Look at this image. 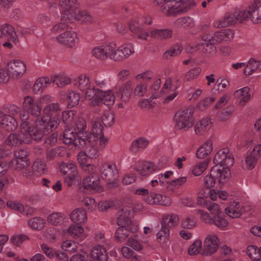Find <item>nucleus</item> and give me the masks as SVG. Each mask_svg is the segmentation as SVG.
Wrapping results in <instances>:
<instances>
[{
  "mask_svg": "<svg viewBox=\"0 0 261 261\" xmlns=\"http://www.w3.org/2000/svg\"><path fill=\"white\" fill-rule=\"evenodd\" d=\"M115 231L114 238L118 242H124L127 238L130 233H135L138 227L137 225H119Z\"/></svg>",
  "mask_w": 261,
  "mask_h": 261,
  "instance_id": "ddd939ff",
  "label": "nucleus"
},
{
  "mask_svg": "<svg viewBox=\"0 0 261 261\" xmlns=\"http://www.w3.org/2000/svg\"><path fill=\"white\" fill-rule=\"evenodd\" d=\"M156 98V96L152 95L150 98L148 99H145L143 100H142L140 101L138 106L140 108L143 109V108H146L148 109H151L153 107V104H155V103H151V101L152 99Z\"/></svg>",
  "mask_w": 261,
  "mask_h": 261,
  "instance_id": "0e129e2a",
  "label": "nucleus"
},
{
  "mask_svg": "<svg viewBox=\"0 0 261 261\" xmlns=\"http://www.w3.org/2000/svg\"><path fill=\"white\" fill-rule=\"evenodd\" d=\"M259 63V61H255L253 59H251L244 70V73L246 75H249L252 74L258 68V65L256 63Z\"/></svg>",
  "mask_w": 261,
  "mask_h": 261,
  "instance_id": "a18cd8bd",
  "label": "nucleus"
},
{
  "mask_svg": "<svg viewBox=\"0 0 261 261\" xmlns=\"http://www.w3.org/2000/svg\"><path fill=\"white\" fill-rule=\"evenodd\" d=\"M81 187L91 192L100 193L103 191L102 187L100 185L99 175L96 173H89V175L83 179L80 188Z\"/></svg>",
  "mask_w": 261,
  "mask_h": 261,
  "instance_id": "9d476101",
  "label": "nucleus"
},
{
  "mask_svg": "<svg viewBox=\"0 0 261 261\" xmlns=\"http://www.w3.org/2000/svg\"><path fill=\"white\" fill-rule=\"evenodd\" d=\"M218 238H206L204 242L203 249L201 254L202 255L210 256L216 252L218 248Z\"/></svg>",
  "mask_w": 261,
  "mask_h": 261,
  "instance_id": "2eb2a0df",
  "label": "nucleus"
},
{
  "mask_svg": "<svg viewBox=\"0 0 261 261\" xmlns=\"http://www.w3.org/2000/svg\"><path fill=\"white\" fill-rule=\"evenodd\" d=\"M196 225V222L193 216L186 217L181 223V226L184 229H191L194 228Z\"/></svg>",
  "mask_w": 261,
  "mask_h": 261,
  "instance_id": "603ef678",
  "label": "nucleus"
},
{
  "mask_svg": "<svg viewBox=\"0 0 261 261\" xmlns=\"http://www.w3.org/2000/svg\"><path fill=\"white\" fill-rule=\"evenodd\" d=\"M100 172L103 179L107 181L108 183L112 185L113 187L117 186V183L115 180L118 177V172L115 166L104 163L100 167Z\"/></svg>",
  "mask_w": 261,
  "mask_h": 261,
  "instance_id": "1a4fd4ad",
  "label": "nucleus"
},
{
  "mask_svg": "<svg viewBox=\"0 0 261 261\" xmlns=\"http://www.w3.org/2000/svg\"><path fill=\"white\" fill-rule=\"evenodd\" d=\"M259 157L256 152L253 153V150L247 156L245 162L248 169L252 170L254 168Z\"/></svg>",
  "mask_w": 261,
  "mask_h": 261,
  "instance_id": "79ce46f5",
  "label": "nucleus"
},
{
  "mask_svg": "<svg viewBox=\"0 0 261 261\" xmlns=\"http://www.w3.org/2000/svg\"><path fill=\"white\" fill-rule=\"evenodd\" d=\"M8 72L13 79H18L21 76L26 70L24 63L20 60L10 61L7 65Z\"/></svg>",
  "mask_w": 261,
  "mask_h": 261,
  "instance_id": "f8f14e48",
  "label": "nucleus"
},
{
  "mask_svg": "<svg viewBox=\"0 0 261 261\" xmlns=\"http://www.w3.org/2000/svg\"><path fill=\"white\" fill-rule=\"evenodd\" d=\"M201 69L199 67L193 68L190 70L185 75V79L187 81L196 78L200 73Z\"/></svg>",
  "mask_w": 261,
  "mask_h": 261,
  "instance_id": "338daca9",
  "label": "nucleus"
},
{
  "mask_svg": "<svg viewBox=\"0 0 261 261\" xmlns=\"http://www.w3.org/2000/svg\"><path fill=\"white\" fill-rule=\"evenodd\" d=\"M228 153L229 150L227 148L219 150L214 156L213 159L214 163L219 166H222V163L224 162L225 158H226L227 153Z\"/></svg>",
  "mask_w": 261,
  "mask_h": 261,
  "instance_id": "4c0bfd02",
  "label": "nucleus"
},
{
  "mask_svg": "<svg viewBox=\"0 0 261 261\" xmlns=\"http://www.w3.org/2000/svg\"><path fill=\"white\" fill-rule=\"evenodd\" d=\"M90 134L87 131L80 132L76 133V142H75V147L79 148H84L86 146L87 140Z\"/></svg>",
  "mask_w": 261,
  "mask_h": 261,
  "instance_id": "473e14b6",
  "label": "nucleus"
},
{
  "mask_svg": "<svg viewBox=\"0 0 261 261\" xmlns=\"http://www.w3.org/2000/svg\"><path fill=\"white\" fill-rule=\"evenodd\" d=\"M211 169H215L216 170V171H217L216 172L217 174L216 178L218 179L219 183L221 185H223L230 177L231 173L229 168L215 165Z\"/></svg>",
  "mask_w": 261,
  "mask_h": 261,
  "instance_id": "a211bd4d",
  "label": "nucleus"
},
{
  "mask_svg": "<svg viewBox=\"0 0 261 261\" xmlns=\"http://www.w3.org/2000/svg\"><path fill=\"white\" fill-rule=\"evenodd\" d=\"M51 82L56 85L59 87H62L70 83V80L65 77L61 76H57L51 77Z\"/></svg>",
  "mask_w": 261,
  "mask_h": 261,
  "instance_id": "864d4df0",
  "label": "nucleus"
},
{
  "mask_svg": "<svg viewBox=\"0 0 261 261\" xmlns=\"http://www.w3.org/2000/svg\"><path fill=\"white\" fill-rule=\"evenodd\" d=\"M76 34L74 32L66 31L65 32L57 37V41L65 46L72 48L75 44Z\"/></svg>",
  "mask_w": 261,
  "mask_h": 261,
  "instance_id": "dca6fc26",
  "label": "nucleus"
},
{
  "mask_svg": "<svg viewBox=\"0 0 261 261\" xmlns=\"http://www.w3.org/2000/svg\"><path fill=\"white\" fill-rule=\"evenodd\" d=\"M34 171L38 172L40 174L44 173L46 167V165L41 162H35L32 165Z\"/></svg>",
  "mask_w": 261,
  "mask_h": 261,
  "instance_id": "774afa93",
  "label": "nucleus"
},
{
  "mask_svg": "<svg viewBox=\"0 0 261 261\" xmlns=\"http://www.w3.org/2000/svg\"><path fill=\"white\" fill-rule=\"evenodd\" d=\"M115 119L114 114L110 112H107L102 116L101 121L106 127H110L114 124Z\"/></svg>",
  "mask_w": 261,
  "mask_h": 261,
  "instance_id": "de8ad7c7",
  "label": "nucleus"
},
{
  "mask_svg": "<svg viewBox=\"0 0 261 261\" xmlns=\"http://www.w3.org/2000/svg\"><path fill=\"white\" fill-rule=\"evenodd\" d=\"M20 118L21 121L20 124V129L23 132H26L27 130L30 128L33 121L29 119V113L25 111L20 114Z\"/></svg>",
  "mask_w": 261,
  "mask_h": 261,
  "instance_id": "72a5a7b5",
  "label": "nucleus"
},
{
  "mask_svg": "<svg viewBox=\"0 0 261 261\" xmlns=\"http://www.w3.org/2000/svg\"><path fill=\"white\" fill-rule=\"evenodd\" d=\"M215 100V98L214 97H206L197 105V108L200 111H203Z\"/></svg>",
  "mask_w": 261,
  "mask_h": 261,
  "instance_id": "13d9d810",
  "label": "nucleus"
},
{
  "mask_svg": "<svg viewBox=\"0 0 261 261\" xmlns=\"http://www.w3.org/2000/svg\"><path fill=\"white\" fill-rule=\"evenodd\" d=\"M172 32L168 29L154 30L150 32L151 37L158 39H165L170 38L172 36Z\"/></svg>",
  "mask_w": 261,
  "mask_h": 261,
  "instance_id": "2f4dec72",
  "label": "nucleus"
},
{
  "mask_svg": "<svg viewBox=\"0 0 261 261\" xmlns=\"http://www.w3.org/2000/svg\"><path fill=\"white\" fill-rule=\"evenodd\" d=\"M115 45L111 44L104 45L95 47L92 50V54L100 60H105L108 58L115 61H121L119 51L115 49Z\"/></svg>",
  "mask_w": 261,
  "mask_h": 261,
  "instance_id": "20e7f679",
  "label": "nucleus"
},
{
  "mask_svg": "<svg viewBox=\"0 0 261 261\" xmlns=\"http://www.w3.org/2000/svg\"><path fill=\"white\" fill-rule=\"evenodd\" d=\"M209 162L210 160H208L206 159L203 162L200 163L197 165L192 170V173L195 176H199L201 175L206 169Z\"/></svg>",
  "mask_w": 261,
  "mask_h": 261,
  "instance_id": "8fccbe9b",
  "label": "nucleus"
},
{
  "mask_svg": "<svg viewBox=\"0 0 261 261\" xmlns=\"http://www.w3.org/2000/svg\"><path fill=\"white\" fill-rule=\"evenodd\" d=\"M193 108H189L185 110L178 111L174 115L176 121L175 127L178 129H188L194 125Z\"/></svg>",
  "mask_w": 261,
  "mask_h": 261,
  "instance_id": "39448f33",
  "label": "nucleus"
},
{
  "mask_svg": "<svg viewBox=\"0 0 261 261\" xmlns=\"http://www.w3.org/2000/svg\"><path fill=\"white\" fill-rule=\"evenodd\" d=\"M63 142L65 144L74 145L75 147L76 142V132L74 128H68L64 130L63 135Z\"/></svg>",
  "mask_w": 261,
  "mask_h": 261,
  "instance_id": "bb28decb",
  "label": "nucleus"
},
{
  "mask_svg": "<svg viewBox=\"0 0 261 261\" xmlns=\"http://www.w3.org/2000/svg\"><path fill=\"white\" fill-rule=\"evenodd\" d=\"M158 170V167L152 162H144L141 168H136V170L143 176L152 174Z\"/></svg>",
  "mask_w": 261,
  "mask_h": 261,
  "instance_id": "c85d7f7f",
  "label": "nucleus"
},
{
  "mask_svg": "<svg viewBox=\"0 0 261 261\" xmlns=\"http://www.w3.org/2000/svg\"><path fill=\"white\" fill-rule=\"evenodd\" d=\"M68 232L73 235L74 237H78L80 234L84 232V228L83 227L79 225V224L73 225L70 226L68 229Z\"/></svg>",
  "mask_w": 261,
  "mask_h": 261,
  "instance_id": "052dcab7",
  "label": "nucleus"
},
{
  "mask_svg": "<svg viewBox=\"0 0 261 261\" xmlns=\"http://www.w3.org/2000/svg\"><path fill=\"white\" fill-rule=\"evenodd\" d=\"M165 198H167L166 197ZM146 201L150 204H160L164 206H169L171 203L169 197H167V201H165L163 200L162 195L152 192H150L149 195L146 198Z\"/></svg>",
  "mask_w": 261,
  "mask_h": 261,
  "instance_id": "5701e85b",
  "label": "nucleus"
},
{
  "mask_svg": "<svg viewBox=\"0 0 261 261\" xmlns=\"http://www.w3.org/2000/svg\"><path fill=\"white\" fill-rule=\"evenodd\" d=\"M177 26H182L184 28H191L193 25V20L190 17L179 18L175 21Z\"/></svg>",
  "mask_w": 261,
  "mask_h": 261,
  "instance_id": "3c124183",
  "label": "nucleus"
},
{
  "mask_svg": "<svg viewBox=\"0 0 261 261\" xmlns=\"http://www.w3.org/2000/svg\"><path fill=\"white\" fill-rule=\"evenodd\" d=\"M215 169L211 170L209 174L207 175L204 179V184L206 190H209L211 188L213 187L216 183V176H217V173L215 171Z\"/></svg>",
  "mask_w": 261,
  "mask_h": 261,
  "instance_id": "f704fd0d",
  "label": "nucleus"
},
{
  "mask_svg": "<svg viewBox=\"0 0 261 261\" xmlns=\"http://www.w3.org/2000/svg\"><path fill=\"white\" fill-rule=\"evenodd\" d=\"M15 156L10 162L9 167L14 170H20L27 168L30 165L28 152L23 149H19L14 152Z\"/></svg>",
  "mask_w": 261,
  "mask_h": 261,
  "instance_id": "0eeeda50",
  "label": "nucleus"
},
{
  "mask_svg": "<svg viewBox=\"0 0 261 261\" xmlns=\"http://www.w3.org/2000/svg\"><path fill=\"white\" fill-rule=\"evenodd\" d=\"M148 144V141L142 138H139L133 141L129 148V150L132 152L135 153L138 151L139 148H145Z\"/></svg>",
  "mask_w": 261,
  "mask_h": 261,
  "instance_id": "e433bc0d",
  "label": "nucleus"
},
{
  "mask_svg": "<svg viewBox=\"0 0 261 261\" xmlns=\"http://www.w3.org/2000/svg\"><path fill=\"white\" fill-rule=\"evenodd\" d=\"M258 5L257 0H254V3L248 6V10L242 11V17L244 21L250 17L253 22L259 23Z\"/></svg>",
  "mask_w": 261,
  "mask_h": 261,
  "instance_id": "4468645a",
  "label": "nucleus"
},
{
  "mask_svg": "<svg viewBox=\"0 0 261 261\" xmlns=\"http://www.w3.org/2000/svg\"><path fill=\"white\" fill-rule=\"evenodd\" d=\"M130 210L127 207H124L118 211L117 213V219L116 223L118 225H135L129 218Z\"/></svg>",
  "mask_w": 261,
  "mask_h": 261,
  "instance_id": "6ab92c4d",
  "label": "nucleus"
},
{
  "mask_svg": "<svg viewBox=\"0 0 261 261\" xmlns=\"http://www.w3.org/2000/svg\"><path fill=\"white\" fill-rule=\"evenodd\" d=\"M182 50V47L181 46L179 45H174L164 53V58L168 59L169 56L175 57L179 55Z\"/></svg>",
  "mask_w": 261,
  "mask_h": 261,
  "instance_id": "09e8293b",
  "label": "nucleus"
},
{
  "mask_svg": "<svg viewBox=\"0 0 261 261\" xmlns=\"http://www.w3.org/2000/svg\"><path fill=\"white\" fill-rule=\"evenodd\" d=\"M210 224H215L219 228H223L227 226L228 222L219 215H215L211 219H210L208 222Z\"/></svg>",
  "mask_w": 261,
  "mask_h": 261,
  "instance_id": "37998d69",
  "label": "nucleus"
},
{
  "mask_svg": "<svg viewBox=\"0 0 261 261\" xmlns=\"http://www.w3.org/2000/svg\"><path fill=\"white\" fill-rule=\"evenodd\" d=\"M107 91H103L100 89H97V94L95 97V100L93 103L94 106H102V100L106 96Z\"/></svg>",
  "mask_w": 261,
  "mask_h": 261,
  "instance_id": "e2e57ef3",
  "label": "nucleus"
},
{
  "mask_svg": "<svg viewBox=\"0 0 261 261\" xmlns=\"http://www.w3.org/2000/svg\"><path fill=\"white\" fill-rule=\"evenodd\" d=\"M63 220V217L59 213H53L47 217L48 222L54 225H60Z\"/></svg>",
  "mask_w": 261,
  "mask_h": 261,
  "instance_id": "49530a36",
  "label": "nucleus"
},
{
  "mask_svg": "<svg viewBox=\"0 0 261 261\" xmlns=\"http://www.w3.org/2000/svg\"><path fill=\"white\" fill-rule=\"evenodd\" d=\"M241 14L242 11L226 13L223 19L215 23L214 27L217 28H225L233 25L237 22L242 23L244 22V18L242 17Z\"/></svg>",
  "mask_w": 261,
  "mask_h": 261,
  "instance_id": "9b49d317",
  "label": "nucleus"
},
{
  "mask_svg": "<svg viewBox=\"0 0 261 261\" xmlns=\"http://www.w3.org/2000/svg\"><path fill=\"white\" fill-rule=\"evenodd\" d=\"M81 181L80 177L77 176V174H69L67 175V176L64 178V182L68 187H71L73 184L76 183L77 181L78 183Z\"/></svg>",
  "mask_w": 261,
  "mask_h": 261,
  "instance_id": "4d7b16f0",
  "label": "nucleus"
},
{
  "mask_svg": "<svg viewBox=\"0 0 261 261\" xmlns=\"http://www.w3.org/2000/svg\"><path fill=\"white\" fill-rule=\"evenodd\" d=\"M114 96L112 94L111 91H107L106 96L104 99L102 100V105H106L110 109L112 106H113L114 103Z\"/></svg>",
  "mask_w": 261,
  "mask_h": 261,
  "instance_id": "bf43d9fd",
  "label": "nucleus"
},
{
  "mask_svg": "<svg viewBox=\"0 0 261 261\" xmlns=\"http://www.w3.org/2000/svg\"><path fill=\"white\" fill-rule=\"evenodd\" d=\"M133 90V88L131 87V83L127 82L119 88L117 95L120 97L123 101L126 102L130 99Z\"/></svg>",
  "mask_w": 261,
  "mask_h": 261,
  "instance_id": "b1692460",
  "label": "nucleus"
},
{
  "mask_svg": "<svg viewBox=\"0 0 261 261\" xmlns=\"http://www.w3.org/2000/svg\"><path fill=\"white\" fill-rule=\"evenodd\" d=\"M212 124V123L210 118L203 119L195 125V132L196 134L197 135L202 134L211 128Z\"/></svg>",
  "mask_w": 261,
  "mask_h": 261,
  "instance_id": "cd10ccee",
  "label": "nucleus"
},
{
  "mask_svg": "<svg viewBox=\"0 0 261 261\" xmlns=\"http://www.w3.org/2000/svg\"><path fill=\"white\" fill-rule=\"evenodd\" d=\"M61 111V109L58 103H51L45 106L43 110L44 115L47 117L60 114Z\"/></svg>",
  "mask_w": 261,
  "mask_h": 261,
  "instance_id": "c756f323",
  "label": "nucleus"
},
{
  "mask_svg": "<svg viewBox=\"0 0 261 261\" xmlns=\"http://www.w3.org/2000/svg\"><path fill=\"white\" fill-rule=\"evenodd\" d=\"M202 243L199 240L195 241L189 247L188 254L190 255H194L199 253V249L201 248Z\"/></svg>",
  "mask_w": 261,
  "mask_h": 261,
  "instance_id": "6e6d98bb",
  "label": "nucleus"
},
{
  "mask_svg": "<svg viewBox=\"0 0 261 261\" xmlns=\"http://www.w3.org/2000/svg\"><path fill=\"white\" fill-rule=\"evenodd\" d=\"M25 133L21 130L18 134H11L9 136L8 140L12 145H17L22 144V143L28 144L29 143V140H28Z\"/></svg>",
  "mask_w": 261,
  "mask_h": 261,
  "instance_id": "393cba45",
  "label": "nucleus"
},
{
  "mask_svg": "<svg viewBox=\"0 0 261 261\" xmlns=\"http://www.w3.org/2000/svg\"><path fill=\"white\" fill-rule=\"evenodd\" d=\"M45 222L40 217H35L30 219L29 221L30 226L34 229L41 230L45 226Z\"/></svg>",
  "mask_w": 261,
  "mask_h": 261,
  "instance_id": "58836bf2",
  "label": "nucleus"
},
{
  "mask_svg": "<svg viewBox=\"0 0 261 261\" xmlns=\"http://www.w3.org/2000/svg\"><path fill=\"white\" fill-rule=\"evenodd\" d=\"M242 97L240 100V104L241 105H244L250 98V88L248 87H245L242 88Z\"/></svg>",
  "mask_w": 261,
  "mask_h": 261,
  "instance_id": "69168bd1",
  "label": "nucleus"
},
{
  "mask_svg": "<svg viewBox=\"0 0 261 261\" xmlns=\"http://www.w3.org/2000/svg\"><path fill=\"white\" fill-rule=\"evenodd\" d=\"M65 153V150L62 147L55 148L47 152L46 158L47 160H51L56 157L63 156Z\"/></svg>",
  "mask_w": 261,
  "mask_h": 261,
  "instance_id": "a19ab883",
  "label": "nucleus"
},
{
  "mask_svg": "<svg viewBox=\"0 0 261 261\" xmlns=\"http://www.w3.org/2000/svg\"><path fill=\"white\" fill-rule=\"evenodd\" d=\"M233 37L232 32L229 29H222L219 31L216 32L214 35L210 36V38L216 44L220 43L223 41L230 40Z\"/></svg>",
  "mask_w": 261,
  "mask_h": 261,
  "instance_id": "f3484780",
  "label": "nucleus"
},
{
  "mask_svg": "<svg viewBox=\"0 0 261 261\" xmlns=\"http://www.w3.org/2000/svg\"><path fill=\"white\" fill-rule=\"evenodd\" d=\"M61 6L64 9L65 11L62 14L61 19H71L72 18H75L76 16V11L79 13V16L81 17H84L83 21H88L91 22V17L87 12L80 13L77 10L79 7V4L77 0H60V2Z\"/></svg>",
  "mask_w": 261,
  "mask_h": 261,
  "instance_id": "f03ea898",
  "label": "nucleus"
},
{
  "mask_svg": "<svg viewBox=\"0 0 261 261\" xmlns=\"http://www.w3.org/2000/svg\"><path fill=\"white\" fill-rule=\"evenodd\" d=\"M78 84L79 89L82 91H85L88 87H90L89 79L85 75H81L78 78V81H75L74 85Z\"/></svg>",
  "mask_w": 261,
  "mask_h": 261,
  "instance_id": "c03bdc74",
  "label": "nucleus"
},
{
  "mask_svg": "<svg viewBox=\"0 0 261 261\" xmlns=\"http://www.w3.org/2000/svg\"><path fill=\"white\" fill-rule=\"evenodd\" d=\"M70 219L73 222L77 224L84 222L87 219L86 210L82 208H76L72 212Z\"/></svg>",
  "mask_w": 261,
  "mask_h": 261,
  "instance_id": "a878e982",
  "label": "nucleus"
},
{
  "mask_svg": "<svg viewBox=\"0 0 261 261\" xmlns=\"http://www.w3.org/2000/svg\"><path fill=\"white\" fill-rule=\"evenodd\" d=\"M202 42L197 43L195 48L199 51L203 56L207 57L214 56L217 53L215 43L210 38V36L202 35L201 37Z\"/></svg>",
  "mask_w": 261,
  "mask_h": 261,
  "instance_id": "6e6552de",
  "label": "nucleus"
},
{
  "mask_svg": "<svg viewBox=\"0 0 261 261\" xmlns=\"http://www.w3.org/2000/svg\"><path fill=\"white\" fill-rule=\"evenodd\" d=\"M1 127L8 132H13L17 127L18 124L13 117L4 114L0 123Z\"/></svg>",
  "mask_w": 261,
  "mask_h": 261,
  "instance_id": "412c9836",
  "label": "nucleus"
},
{
  "mask_svg": "<svg viewBox=\"0 0 261 261\" xmlns=\"http://www.w3.org/2000/svg\"><path fill=\"white\" fill-rule=\"evenodd\" d=\"M80 99V94L74 92H70L67 96L68 108H73L76 106Z\"/></svg>",
  "mask_w": 261,
  "mask_h": 261,
  "instance_id": "ea45409f",
  "label": "nucleus"
},
{
  "mask_svg": "<svg viewBox=\"0 0 261 261\" xmlns=\"http://www.w3.org/2000/svg\"><path fill=\"white\" fill-rule=\"evenodd\" d=\"M48 129L46 128L43 119L36 121L35 125L32 124L30 128L27 130L25 134L29 140V143L32 140L38 142L42 140L44 136L48 135Z\"/></svg>",
  "mask_w": 261,
  "mask_h": 261,
  "instance_id": "423d86ee",
  "label": "nucleus"
},
{
  "mask_svg": "<svg viewBox=\"0 0 261 261\" xmlns=\"http://www.w3.org/2000/svg\"><path fill=\"white\" fill-rule=\"evenodd\" d=\"M60 170L64 175L77 174L76 167L73 163L63 164L60 167Z\"/></svg>",
  "mask_w": 261,
  "mask_h": 261,
  "instance_id": "c9c22d12",
  "label": "nucleus"
},
{
  "mask_svg": "<svg viewBox=\"0 0 261 261\" xmlns=\"http://www.w3.org/2000/svg\"><path fill=\"white\" fill-rule=\"evenodd\" d=\"M29 240L28 236L25 234H19L12 236L11 238V242L14 245L20 246L24 241Z\"/></svg>",
  "mask_w": 261,
  "mask_h": 261,
  "instance_id": "5fc2aeb1",
  "label": "nucleus"
},
{
  "mask_svg": "<svg viewBox=\"0 0 261 261\" xmlns=\"http://www.w3.org/2000/svg\"><path fill=\"white\" fill-rule=\"evenodd\" d=\"M48 100H50L49 96L47 95L43 96L40 99L35 101V103L31 105L30 107L27 108L25 111L35 117H39L41 115V103L48 102Z\"/></svg>",
  "mask_w": 261,
  "mask_h": 261,
  "instance_id": "aec40b11",
  "label": "nucleus"
},
{
  "mask_svg": "<svg viewBox=\"0 0 261 261\" xmlns=\"http://www.w3.org/2000/svg\"><path fill=\"white\" fill-rule=\"evenodd\" d=\"M238 202H231L230 205L226 207L225 209L226 214L230 217L232 218H239L242 214V211H238L236 209L237 205H239Z\"/></svg>",
  "mask_w": 261,
  "mask_h": 261,
  "instance_id": "7c9ffc66",
  "label": "nucleus"
},
{
  "mask_svg": "<svg viewBox=\"0 0 261 261\" xmlns=\"http://www.w3.org/2000/svg\"><path fill=\"white\" fill-rule=\"evenodd\" d=\"M179 218L174 214L166 215L161 222V229L156 234V238L160 242L166 243L169 239L170 229L177 226Z\"/></svg>",
  "mask_w": 261,
  "mask_h": 261,
  "instance_id": "7ed1b4c3",
  "label": "nucleus"
},
{
  "mask_svg": "<svg viewBox=\"0 0 261 261\" xmlns=\"http://www.w3.org/2000/svg\"><path fill=\"white\" fill-rule=\"evenodd\" d=\"M172 1L174 2V4L169 7L167 10V14L169 16H176L188 12L196 6L194 0H154L153 4L158 6Z\"/></svg>",
  "mask_w": 261,
  "mask_h": 261,
  "instance_id": "f257e3e1",
  "label": "nucleus"
},
{
  "mask_svg": "<svg viewBox=\"0 0 261 261\" xmlns=\"http://www.w3.org/2000/svg\"><path fill=\"white\" fill-rule=\"evenodd\" d=\"M85 155L90 159H96L98 156V149L94 146L85 147Z\"/></svg>",
  "mask_w": 261,
  "mask_h": 261,
  "instance_id": "680f3d73",
  "label": "nucleus"
},
{
  "mask_svg": "<svg viewBox=\"0 0 261 261\" xmlns=\"http://www.w3.org/2000/svg\"><path fill=\"white\" fill-rule=\"evenodd\" d=\"M91 257L95 261H107L109 258L106 248L101 245H97L92 250Z\"/></svg>",
  "mask_w": 261,
  "mask_h": 261,
  "instance_id": "4be33fe9",
  "label": "nucleus"
}]
</instances>
